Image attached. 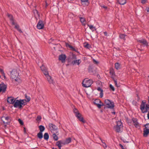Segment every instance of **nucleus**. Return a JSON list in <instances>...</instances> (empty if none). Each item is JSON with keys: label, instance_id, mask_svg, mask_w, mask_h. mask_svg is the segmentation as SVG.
<instances>
[{"label": "nucleus", "instance_id": "1a4fd4ad", "mask_svg": "<svg viewBox=\"0 0 149 149\" xmlns=\"http://www.w3.org/2000/svg\"><path fill=\"white\" fill-rule=\"evenodd\" d=\"M140 109L143 113H145L149 111V104H146V106L144 107L143 106V107H140Z\"/></svg>", "mask_w": 149, "mask_h": 149}, {"label": "nucleus", "instance_id": "6ab92c4d", "mask_svg": "<svg viewBox=\"0 0 149 149\" xmlns=\"http://www.w3.org/2000/svg\"><path fill=\"white\" fill-rule=\"evenodd\" d=\"M149 134V129H148V128H145L143 129V136L145 137H147V136Z\"/></svg>", "mask_w": 149, "mask_h": 149}, {"label": "nucleus", "instance_id": "20e7f679", "mask_svg": "<svg viewBox=\"0 0 149 149\" xmlns=\"http://www.w3.org/2000/svg\"><path fill=\"white\" fill-rule=\"evenodd\" d=\"M105 106L107 108L113 109L114 107L113 102H112L108 99L105 100L104 101Z\"/></svg>", "mask_w": 149, "mask_h": 149}, {"label": "nucleus", "instance_id": "9d476101", "mask_svg": "<svg viewBox=\"0 0 149 149\" xmlns=\"http://www.w3.org/2000/svg\"><path fill=\"white\" fill-rule=\"evenodd\" d=\"M7 86L3 83L1 82L0 84V93H4L6 91Z\"/></svg>", "mask_w": 149, "mask_h": 149}, {"label": "nucleus", "instance_id": "09e8293b", "mask_svg": "<svg viewBox=\"0 0 149 149\" xmlns=\"http://www.w3.org/2000/svg\"><path fill=\"white\" fill-rule=\"evenodd\" d=\"M99 108H100L101 107V104H99V103H96V104H95Z\"/></svg>", "mask_w": 149, "mask_h": 149}, {"label": "nucleus", "instance_id": "e433bc0d", "mask_svg": "<svg viewBox=\"0 0 149 149\" xmlns=\"http://www.w3.org/2000/svg\"><path fill=\"white\" fill-rule=\"evenodd\" d=\"M25 98L27 100V102H29L30 100V98L29 96H28L27 94H25Z\"/></svg>", "mask_w": 149, "mask_h": 149}, {"label": "nucleus", "instance_id": "393cba45", "mask_svg": "<svg viewBox=\"0 0 149 149\" xmlns=\"http://www.w3.org/2000/svg\"><path fill=\"white\" fill-rule=\"evenodd\" d=\"M87 25L89 27L90 29L93 32L96 30L95 27V26H93V25H90L88 24Z\"/></svg>", "mask_w": 149, "mask_h": 149}, {"label": "nucleus", "instance_id": "b1692460", "mask_svg": "<svg viewBox=\"0 0 149 149\" xmlns=\"http://www.w3.org/2000/svg\"><path fill=\"white\" fill-rule=\"evenodd\" d=\"M63 142L62 140H60L57 141L56 143V145L58 146H62V145H63Z\"/></svg>", "mask_w": 149, "mask_h": 149}, {"label": "nucleus", "instance_id": "ea45409f", "mask_svg": "<svg viewBox=\"0 0 149 149\" xmlns=\"http://www.w3.org/2000/svg\"><path fill=\"white\" fill-rule=\"evenodd\" d=\"M66 46L67 47H68L69 48L71 49L72 50L74 48V47L72 46L69 45L68 43H66Z\"/></svg>", "mask_w": 149, "mask_h": 149}, {"label": "nucleus", "instance_id": "f257e3e1", "mask_svg": "<svg viewBox=\"0 0 149 149\" xmlns=\"http://www.w3.org/2000/svg\"><path fill=\"white\" fill-rule=\"evenodd\" d=\"M8 17L9 18L12 24L13 25H15V28L17 29V30L20 33H22L23 32L22 31L21 29L19 28V25L17 24V23H15L13 16L10 14H8Z\"/></svg>", "mask_w": 149, "mask_h": 149}, {"label": "nucleus", "instance_id": "69168bd1", "mask_svg": "<svg viewBox=\"0 0 149 149\" xmlns=\"http://www.w3.org/2000/svg\"><path fill=\"white\" fill-rule=\"evenodd\" d=\"M24 132L25 133H26V128L25 127L24 128Z\"/></svg>", "mask_w": 149, "mask_h": 149}, {"label": "nucleus", "instance_id": "412c9836", "mask_svg": "<svg viewBox=\"0 0 149 149\" xmlns=\"http://www.w3.org/2000/svg\"><path fill=\"white\" fill-rule=\"evenodd\" d=\"M71 141V139L70 138H68L66 139L65 140L63 141V145H65V144H68L70 143Z\"/></svg>", "mask_w": 149, "mask_h": 149}, {"label": "nucleus", "instance_id": "dca6fc26", "mask_svg": "<svg viewBox=\"0 0 149 149\" xmlns=\"http://www.w3.org/2000/svg\"><path fill=\"white\" fill-rule=\"evenodd\" d=\"M66 58V55L65 54H61L59 56V59L61 61L62 63H65Z\"/></svg>", "mask_w": 149, "mask_h": 149}, {"label": "nucleus", "instance_id": "0e129e2a", "mask_svg": "<svg viewBox=\"0 0 149 149\" xmlns=\"http://www.w3.org/2000/svg\"><path fill=\"white\" fill-rule=\"evenodd\" d=\"M4 74H2V75L3 76V77H4V79H6V76H5V73L4 72Z\"/></svg>", "mask_w": 149, "mask_h": 149}, {"label": "nucleus", "instance_id": "4468645a", "mask_svg": "<svg viewBox=\"0 0 149 149\" xmlns=\"http://www.w3.org/2000/svg\"><path fill=\"white\" fill-rule=\"evenodd\" d=\"M137 41L140 43L142 44L144 46H146L147 47L148 46V43L145 39H142L138 40Z\"/></svg>", "mask_w": 149, "mask_h": 149}, {"label": "nucleus", "instance_id": "f8f14e48", "mask_svg": "<svg viewBox=\"0 0 149 149\" xmlns=\"http://www.w3.org/2000/svg\"><path fill=\"white\" fill-rule=\"evenodd\" d=\"M44 26L43 22L41 20H39L38 22L36 27L38 29H43Z\"/></svg>", "mask_w": 149, "mask_h": 149}, {"label": "nucleus", "instance_id": "bb28decb", "mask_svg": "<svg viewBox=\"0 0 149 149\" xmlns=\"http://www.w3.org/2000/svg\"><path fill=\"white\" fill-rule=\"evenodd\" d=\"M37 137L40 139H41L43 138L42 132H39L37 135Z\"/></svg>", "mask_w": 149, "mask_h": 149}, {"label": "nucleus", "instance_id": "c85d7f7f", "mask_svg": "<svg viewBox=\"0 0 149 149\" xmlns=\"http://www.w3.org/2000/svg\"><path fill=\"white\" fill-rule=\"evenodd\" d=\"M22 106H25L26 104V100H20Z\"/></svg>", "mask_w": 149, "mask_h": 149}, {"label": "nucleus", "instance_id": "603ef678", "mask_svg": "<svg viewBox=\"0 0 149 149\" xmlns=\"http://www.w3.org/2000/svg\"><path fill=\"white\" fill-rule=\"evenodd\" d=\"M97 89L98 91H100V92H101L102 91H103L100 87H98Z\"/></svg>", "mask_w": 149, "mask_h": 149}, {"label": "nucleus", "instance_id": "4c0bfd02", "mask_svg": "<svg viewBox=\"0 0 149 149\" xmlns=\"http://www.w3.org/2000/svg\"><path fill=\"white\" fill-rule=\"evenodd\" d=\"M146 101H142L141 102V104L140 106V108L141 107H143V106H144V107L146 106Z\"/></svg>", "mask_w": 149, "mask_h": 149}, {"label": "nucleus", "instance_id": "5fc2aeb1", "mask_svg": "<svg viewBox=\"0 0 149 149\" xmlns=\"http://www.w3.org/2000/svg\"><path fill=\"white\" fill-rule=\"evenodd\" d=\"M103 144L104 145H103L102 146L104 148H106L107 147V146L105 143H103Z\"/></svg>", "mask_w": 149, "mask_h": 149}, {"label": "nucleus", "instance_id": "2eb2a0df", "mask_svg": "<svg viewBox=\"0 0 149 149\" xmlns=\"http://www.w3.org/2000/svg\"><path fill=\"white\" fill-rule=\"evenodd\" d=\"M7 100V102L10 104L14 103L15 101V100H14V98L12 97H8Z\"/></svg>", "mask_w": 149, "mask_h": 149}, {"label": "nucleus", "instance_id": "a211bd4d", "mask_svg": "<svg viewBox=\"0 0 149 149\" xmlns=\"http://www.w3.org/2000/svg\"><path fill=\"white\" fill-rule=\"evenodd\" d=\"M81 4L84 6H87L89 4L88 0H81Z\"/></svg>", "mask_w": 149, "mask_h": 149}, {"label": "nucleus", "instance_id": "680f3d73", "mask_svg": "<svg viewBox=\"0 0 149 149\" xmlns=\"http://www.w3.org/2000/svg\"><path fill=\"white\" fill-rule=\"evenodd\" d=\"M104 35L105 36H107V33L106 31L104 32Z\"/></svg>", "mask_w": 149, "mask_h": 149}, {"label": "nucleus", "instance_id": "ddd939ff", "mask_svg": "<svg viewBox=\"0 0 149 149\" xmlns=\"http://www.w3.org/2000/svg\"><path fill=\"white\" fill-rule=\"evenodd\" d=\"M132 120L135 127L137 128L139 126V123L138 122V120L136 118H132Z\"/></svg>", "mask_w": 149, "mask_h": 149}, {"label": "nucleus", "instance_id": "f704fd0d", "mask_svg": "<svg viewBox=\"0 0 149 149\" xmlns=\"http://www.w3.org/2000/svg\"><path fill=\"white\" fill-rule=\"evenodd\" d=\"M101 103V102L100 100H99V99H96L95 100V102H94V104H95V105L96 104V103Z\"/></svg>", "mask_w": 149, "mask_h": 149}, {"label": "nucleus", "instance_id": "72a5a7b5", "mask_svg": "<svg viewBox=\"0 0 149 149\" xmlns=\"http://www.w3.org/2000/svg\"><path fill=\"white\" fill-rule=\"evenodd\" d=\"M10 117L9 116H7L6 117H5V116H3L1 118V119H2L1 120H3L2 119V118H4L7 121H8V120H10Z\"/></svg>", "mask_w": 149, "mask_h": 149}, {"label": "nucleus", "instance_id": "c9c22d12", "mask_svg": "<svg viewBox=\"0 0 149 149\" xmlns=\"http://www.w3.org/2000/svg\"><path fill=\"white\" fill-rule=\"evenodd\" d=\"M40 68L42 72L47 69V68L46 67H45V66L43 65H42L40 67Z\"/></svg>", "mask_w": 149, "mask_h": 149}, {"label": "nucleus", "instance_id": "2f4dec72", "mask_svg": "<svg viewBox=\"0 0 149 149\" xmlns=\"http://www.w3.org/2000/svg\"><path fill=\"white\" fill-rule=\"evenodd\" d=\"M109 73L112 75H115V72L113 69L112 68H110L109 69Z\"/></svg>", "mask_w": 149, "mask_h": 149}, {"label": "nucleus", "instance_id": "0eeeda50", "mask_svg": "<svg viewBox=\"0 0 149 149\" xmlns=\"http://www.w3.org/2000/svg\"><path fill=\"white\" fill-rule=\"evenodd\" d=\"M49 126L50 130L52 133L55 132H56V131H58V127L53 123H49Z\"/></svg>", "mask_w": 149, "mask_h": 149}, {"label": "nucleus", "instance_id": "c03bdc74", "mask_svg": "<svg viewBox=\"0 0 149 149\" xmlns=\"http://www.w3.org/2000/svg\"><path fill=\"white\" fill-rule=\"evenodd\" d=\"M72 59H77L76 56L75 55L73 54L72 55Z\"/></svg>", "mask_w": 149, "mask_h": 149}, {"label": "nucleus", "instance_id": "49530a36", "mask_svg": "<svg viewBox=\"0 0 149 149\" xmlns=\"http://www.w3.org/2000/svg\"><path fill=\"white\" fill-rule=\"evenodd\" d=\"M100 6L101 7L104 8V9H105L106 10L107 9V7L105 6L104 5H100Z\"/></svg>", "mask_w": 149, "mask_h": 149}, {"label": "nucleus", "instance_id": "13d9d810", "mask_svg": "<svg viewBox=\"0 0 149 149\" xmlns=\"http://www.w3.org/2000/svg\"><path fill=\"white\" fill-rule=\"evenodd\" d=\"M93 61L94 63H96V64L98 63V62L95 59H94L93 60Z\"/></svg>", "mask_w": 149, "mask_h": 149}, {"label": "nucleus", "instance_id": "a878e982", "mask_svg": "<svg viewBox=\"0 0 149 149\" xmlns=\"http://www.w3.org/2000/svg\"><path fill=\"white\" fill-rule=\"evenodd\" d=\"M118 2L120 4L124 5L126 3V0H118Z\"/></svg>", "mask_w": 149, "mask_h": 149}, {"label": "nucleus", "instance_id": "e2e57ef3", "mask_svg": "<svg viewBox=\"0 0 149 149\" xmlns=\"http://www.w3.org/2000/svg\"><path fill=\"white\" fill-rule=\"evenodd\" d=\"M45 3L46 5H45V8H46L48 6V4L46 1H45Z\"/></svg>", "mask_w": 149, "mask_h": 149}, {"label": "nucleus", "instance_id": "f03ea898", "mask_svg": "<svg viewBox=\"0 0 149 149\" xmlns=\"http://www.w3.org/2000/svg\"><path fill=\"white\" fill-rule=\"evenodd\" d=\"M74 112L75 114V116L77 118L78 120L83 123L85 122V120L82 116V115L79 113L78 111L76 108H74L73 109Z\"/></svg>", "mask_w": 149, "mask_h": 149}, {"label": "nucleus", "instance_id": "774afa93", "mask_svg": "<svg viewBox=\"0 0 149 149\" xmlns=\"http://www.w3.org/2000/svg\"><path fill=\"white\" fill-rule=\"evenodd\" d=\"M3 122L4 124H7L8 123L7 122H5L4 121H3Z\"/></svg>", "mask_w": 149, "mask_h": 149}, {"label": "nucleus", "instance_id": "7c9ffc66", "mask_svg": "<svg viewBox=\"0 0 149 149\" xmlns=\"http://www.w3.org/2000/svg\"><path fill=\"white\" fill-rule=\"evenodd\" d=\"M44 139L45 140H48L49 138V135L47 133H45L44 135Z\"/></svg>", "mask_w": 149, "mask_h": 149}, {"label": "nucleus", "instance_id": "7ed1b4c3", "mask_svg": "<svg viewBox=\"0 0 149 149\" xmlns=\"http://www.w3.org/2000/svg\"><path fill=\"white\" fill-rule=\"evenodd\" d=\"M93 83V81L91 79H89L88 78H85L82 81V86L84 87L87 88L90 87Z\"/></svg>", "mask_w": 149, "mask_h": 149}, {"label": "nucleus", "instance_id": "864d4df0", "mask_svg": "<svg viewBox=\"0 0 149 149\" xmlns=\"http://www.w3.org/2000/svg\"><path fill=\"white\" fill-rule=\"evenodd\" d=\"M115 85L117 87H119L120 86H118V84H117V80H114V82Z\"/></svg>", "mask_w": 149, "mask_h": 149}, {"label": "nucleus", "instance_id": "4be33fe9", "mask_svg": "<svg viewBox=\"0 0 149 149\" xmlns=\"http://www.w3.org/2000/svg\"><path fill=\"white\" fill-rule=\"evenodd\" d=\"M79 18L80 21L82 23V25L84 26H85L86 25V21L85 18L81 17H79Z\"/></svg>", "mask_w": 149, "mask_h": 149}, {"label": "nucleus", "instance_id": "6e6552de", "mask_svg": "<svg viewBox=\"0 0 149 149\" xmlns=\"http://www.w3.org/2000/svg\"><path fill=\"white\" fill-rule=\"evenodd\" d=\"M18 74L16 71L13 70L11 73V77L12 79H15V81H17Z\"/></svg>", "mask_w": 149, "mask_h": 149}, {"label": "nucleus", "instance_id": "a18cd8bd", "mask_svg": "<svg viewBox=\"0 0 149 149\" xmlns=\"http://www.w3.org/2000/svg\"><path fill=\"white\" fill-rule=\"evenodd\" d=\"M41 119V117L40 116H37V118H36V120L37 121L40 120Z\"/></svg>", "mask_w": 149, "mask_h": 149}, {"label": "nucleus", "instance_id": "052dcab7", "mask_svg": "<svg viewBox=\"0 0 149 149\" xmlns=\"http://www.w3.org/2000/svg\"><path fill=\"white\" fill-rule=\"evenodd\" d=\"M146 10L147 12H149V7H147L146 9Z\"/></svg>", "mask_w": 149, "mask_h": 149}, {"label": "nucleus", "instance_id": "338daca9", "mask_svg": "<svg viewBox=\"0 0 149 149\" xmlns=\"http://www.w3.org/2000/svg\"><path fill=\"white\" fill-rule=\"evenodd\" d=\"M111 78L114 81V80H117L116 79H115L113 77H111Z\"/></svg>", "mask_w": 149, "mask_h": 149}, {"label": "nucleus", "instance_id": "5701e85b", "mask_svg": "<svg viewBox=\"0 0 149 149\" xmlns=\"http://www.w3.org/2000/svg\"><path fill=\"white\" fill-rule=\"evenodd\" d=\"M81 62V61L80 59L74 60L72 61V64L73 65L76 63H77L78 65H79Z\"/></svg>", "mask_w": 149, "mask_h": 149}, {"label": "nucleus", "instance_id": "79ce46f5", "mask_svg": "<svg viewBox=\"0 0 149 149\" xmlns=\"http://www.w3.org/2000/svg\"><path fill=\"white\" fill-rule=\"evenodd\" d=\"M109 87L110 89L113 91H114L115 88L111 84L109 85Z\"/></svg>", "mask_w": 149, "mask_h": 149}, {"label": "nucleus", "instance_id": "3c124183", "mask_svg": "<svg viewBox=\"0 0 149 149\" xmlns=\"http://www.w3.org/2000/svg\"><path fill=\"white\" fill-rule=\"evenodd\" d=\"M144 126L145 127V128H149L148 129H149V123H148L145 125Z\"/></svg>", "mask_w": 149, "mask_h": 149}, {"label": "nucleus", "instance_id": "bf43d9fd", "mask_svg": "<svg viewBox=\"0 0 149 149\" xmlns=\"http://www.w3.org/2000/svg\"><path fill=\"white\" fill-rule=\"evenodd\" d=\"M127 122L128 123H131V120H127Z\"/></svg>", "mask_w": 149, "mask_h": 149}, {"label": "nucleus", "instance_id": "58836bf2", "mask_svg": "<svg viewBox=\"0 0 149 149\" xmlns=\"http://www.w3.org/2000/svg\"><path fill=\"white\" fill-rule=\"evenodd\" d=\"M84 47L87 48L89 49L91 47V45H89L88 43H87L86 45H84Z\"/></svg>", "mask_w": 149, "mask_h": 149}, {"label": "nucleus", "instance_id": "39448f33", "mask_svg": "<svg viewBox=\"0 0 149 149\" xmlns=\"http://www.w3.org/2000/svg\"><path fill=\"white\" fill-rule=\"evenodd\" d=\"M44 74L46 76L47 78V81L50 84H53L54 83L53 80L52 79L51 77L49 75L47 69L45 70L43 72Z\"/></svg>", "mask_w": 149, "mask_h": 149}, {"label": "nucleus", "instance_id": "9b49d317", "mask_svg": "<svg viewBox=\"0 0 149 149\" xmlns=\"http://www.w3.org/2000/svg\"><path fill=\"white\" fill-rule=\"evenodd\" d=\"M21 104L22 103L20 100H15L13 106L15 107H18L19 109H21L23 107Z\"/></svg>", "mask_w": 149, "mask_h": 149}, {"label": "nucleus", "instance_id": "4d7b16f0", "mask_svg": "<svg viewBox=\"0 0 149 149\" xmlns=\"http://www.w3.org/2000/svg\"><path fill=\"white\" fill-rule=\"evenodd\" d=\"M0 72L1 73V74H4V71L3 69H0Z\"/></svg>", "mask_w": 149, "mask_h": 149}, {"label": "nucleus", "instance_id": "37998d69", "mask_svg": "<svg viewBox=\"0 0 149 149\" xmlns=\"http://www.w3.org/2000/svg\"><path fill=\"white\" fill-rule=\"evenodd\" d=\"M18 121L19 123L22 125H23L24 124L23 121L20 119H19L18 120Z\"/></svg>", "mask_w": 149, "mask_h": 149}, {"label": "nucleus", "instance_id": "a19ab883", "mask_svg": "<svg viewBox=\"0 0 149 149\" xmlns=\"http://www.w3.org/2000/svg\"><path fill=\"white\" fill-rule=\"evenodd\" d=\"M66 46L67 47H68L69 48L71 49L72 50L74 48V47L72 46L69 45L68 43H66Z\"/></svg>", "mask_w": 149, "mask_h": 149}, {"label": "nucleus", "instance_id": "de8ad7c7", "mask_svg": "<svg viewBox=\"0 0 149 149\" xmlns=\"http://www.w3.org/2000/svg\"><path fill=\"white\" fill-rule=\"evenodd\" d=\"M103 91H102L101 92H100V97L101 98L103 96Z\"/></svg>", "mask_w": 149, "mask_h": 149}, {"label": "nucleus", "instance_id": "aec40b11", "mask_svg": "<svg viewBox=\"0 0 149 149\" xmlns=\"http://www.w3.org/2000/svg\"><path fill=\"white\" fill-rule=\"evenodd\" d=\"M88 69L89 72L91 74H94L95 73V70H94L93 68L90 65Z\"/></svg>", "mask_w": 149, "mask_h": 149}, {"label": "nucleus", "instance_id": "423d86ee", "mask_svg": "<svg viewBox=\"0 0 149 149\" xmlns=\"http://www.w3.org/2000/svg\"><path fill=\"white\" fill-rule=\"evenodd\" d=\"M117 125L115 126L114 128L117 132H119L120 129L123 127L122 123L120 121L117 122Z\"/></svg>", "mask_w": 149, "mask_h": 149}, {"label": "nucleus", "instance_id": "c756f323", "mask_svg": "<svg viewBox=\"0 0 149 149\" xmlns=\"http://www.w3.org/2000/svg\"><path fill=\"white\" fill-rule=\"evenodd\" d=\"M39 128L40 130V132H43L45 130V127L42 125H40L39 126Z\"/></svg>", "mask_w": 149, "mask_h": 149}, {"label": "nucleus", "instance_id": "6e6d98bb", "mask_svg": "<svg viewBox=\"0 0 149 149\" xmlns=\"http://www.w3.org/2000/svg\"><path fill=\"white\" fill-rule=\"evenodd\" d=\"M119 146L121 147V148L122 149H125V148L121 144H119Z\"/></svg>", "mask_w": 149, "mask_h": 149}, {"label": "nucleus", "instance_id": "f3484780", "mask_svg": "<svg viewBox=\"0 0 149 149\" xmlns=\"http://www.w3.org/2000/svg\"><path fill=\"white\" fill-rule=\"evenodd\" d=\"M52 133H53V134L52 136L53 139L55 141H57L58 139V137L57 135L59 134L58 131H56V132H54Z\"/></svg>", "mask_w": 149, "mask_h": 149}, {"label": "nucleus", "instance_id": "8fccbe9b", "mask_svg": "<svg viewBox=\"0 0 149 149\" xmlns=\"http://www.w3.org/2000/svg\"><path fill=\"white\" fill-rule=\"evenodd\" d=\"M147 1V0H141V3L143 4H144Z\"/></svg>", "mask_w": 149, "mask_h": 149}, {"label": "nucleus", "instance_id": "473e14b6", "mask_svg": "<svg viewBox=\"0 0 149 149\" xmlns=\"http://www.w3.org/2000/svg\"><path fill=\"white\" fill-rule=\"evenodd\" d=\"M125 35L123 34H121L119 35V37L122 39H123L124 40H125Z\"/></svg>", "mask_w": 149, "mask_h": 149}, {"label": "nucleus", "instance_id": "cd10ccee", "mask_svg": "<svg viewBox=\"0 0 149 149\" xmlns=\"http://www.w3.org/2000/svg\"><path fill=\"white\" fill-rule=\"evenodd\" d=\"M115 68L118 70L120 68V65L118 63H116L115 64Z\"/></svg>", "mask_w": 149, "mask_h": 149}]
</instances>
